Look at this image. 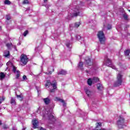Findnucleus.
Returning a JSON list of instances; mask_svg holds the SVG:
<instances>
[{"mask_svg":"<svg viewBox=\"0 0 130 130\" xmlns=\"http://www.w3.org/2000/svg\"><path fill=\"white\" fill-rule=\"evenodd\" d=\"M86 72L88 73H89V71H88V70H86Z\"/></svg>","mask_w":130,"mask_h":130,"instance_id":"obj_46","label":"nucleus"},{"mask_svg":"<svg viewBox=\"0 0 130 130\" xmlns=\"http://www.w3.org/2000/svg\"><path fill=\"white\" fill-rule=\"evenodd\" d=\"M68 74V72H67V71L62 69L60 71H59V72L58 73V75L59 76V75H61L62 76H66Z\"/></svg>","mask_w":130,"mask_h":130,"instance_id":"obj_10","label":"nucleus"},{"mask_svg":"<svg viewBox=\"0 0 130 130\" xmlns=\"http://www.w3.org/2000/svg\"><path fill=\"white\" fill-rule=\"evenodd\" d=\"M51 84H52V82L51 83V82H50V80H47L46 83L45 84V86L49 87L50 85H51Z\"/></svg>","mask_w":130,"mask_h":130,"instance_id":"obj_21","label":"nucleus"},{"mask_svg":"<svg viewBox=\"0 0 130 130\" xmlns=\"http://www.w3.org/2000/svg\"><path fill=\"white\" fill-rule=\"evenodd\" d=\"M122 84V75L118 74L117 76V81L114 83V87H118L121 86Z\"/></svg>","mask_w":130,"mask_h":130,"instance_id":"obj_2","label":"nucleus"},{"mask_svg":"<svg viewBox=\"0 0 130 130\" xmlns=\"http://www.w3.org/2000/svg\"><path fill=\"white\" fill-rule=\"evenodd\" d=\"M4 4L5 5H11V1H9V0H6L5 2H4Z\"/></svg>","mask_w":130,"mask_h":130,"instance_id":"obj_28","label":"nucleus"},{"mask_svg":"<svg viewBox=\"0 0 130 130\" xmlns=\"http://www.w3.org/2000/svg\"><path fill=\"white\" fill-rule=\"evenodd\" d=\"M22 4L23 5H28L29 1L28 0H24Z\"/></svg>","mask_w":130,"mask_h":130,"instance_id":"obj_29","label":"nucleus"},{"mask_svg":"<svg viewBox=\"0 0 130 130\" xmlns=\"http://www.w3.org/2000/svg\"><path fill=\"white\" fill-rule=\"evenodd\" d=\"M11 104H16V100L12 98L10 101Z\"/></svg>","mask_w":130,"mask_h":130,"instance_id":"obj_25","label":"nucleus"},{"mask_svg":"<svg viewBox=\"0 0 130 130\" xmlns=\"http://www.w3.org/2000/svg\"><path fill=\"white\" fill-rule=\"evenodd\" d=\"M52 74V72L49 71V73H48V75H51Z\"/></svg>","mask_w":130,"mask_h":130,"instance_id":"obj_42","label":"nucleus"},{"mask_svg":"<svg viewBox=\"0 0 130 130\" xmlns=\"http://www.w3.org/2000/svg\"><path fill=\"white\" fill-rule=\"evenodd\" d=\"M44 3H47V0H44Z\"/></svg>","mask_w":130,"mask_h":130,"instance_id":"obj_45","label":"nucleus"},{"mask_svg":"<svg viewBox=\"0 0 130 130\" xmlns=\"http://www.w3.org/2000/svg\"><path fill=\"white\" fill-rule=\"evenodd\" d=\"M55 101H59L60 102H61V103L63 104V106H66L67 105V104H66V102H64V100L60 99L58 97H56L55 99Z\"/></svg>","mask_w":130,"mask_h":130,"instance_id":"obj_9","label":"nucleus"},{"mask_svg":"<svg viewBox=\"0 0 130 130\" xmlns=\"http://www.w3.org/2000/svg\"><path fill=\"white\" fill-rule=\"evenodd\" d=\"M32 124L33 125V128H38V120H37L36 119H35V120H33L32 121Z\"/></svg>","mask_w":130,"mask_h":130,"instance_id":"obj_8","label":"nucleus"},{"mask_svg":"<svg viewBox=\"0 0 130 130\" xmlns=\"http://www.w3.org/2000/svg\"><path fill=\"white\" fill-rule=\"evenodd\" d=\"M81 25V23L80 22H76L74 25V27L75 28H79L80 27V25Z\"/></svg>","mask_w":130,"mask_h":130,"instance_id":"obj_24","label":"nucleus"},{"mask_svg":"<svg viewBox=\"0 0 130 130\" xmlns=\"http://www.w3.org/2000/svg\"><path fill=\"white\" fill-rule=\"evenodd\" d=\"M66 46H67V47H70V43H67V44H66Z\"/></svg>","mask_w":130,"mask_h":130,"instance_id":"obj_40","label":"nucleus"},{"mask_svg":"<svg viewBox=\"0 0 130 130\" xmlns=\"http://www.w3.org/2000/svg\"><path fill=\"white\" fill-rule=\"evenodd\" d=\"M22 79L23 80H27V76L26 75H23L22 77Z\"/></svg>","mask_w":130,"mask_h":130,"instance_id":"obj_38","label":"nucleus"},{"mask_svg":"<svg viewBox=\"0 0 130 130\" xmlns=\"http://www.w3.org/2000/svg\"><path fill=\"white\" fill-rule=\"evenodd\" d=\"M83 66H84V63H83V62H79V63L78 64L79 69L83 71V70H84V68H83Z\"/></svg>","mask_w":130,"mask_h":130,"instance_id":"obj_15","label":"nucleus"},{"mask_svg":"<svg viewBox=\"0 0 130 130\" xmlns=\"http://www.w3.org/2000/svg\"><path fill=\"white\" fill-rule=\"evenodd\" d=\"M105 62H106V66H107V67H109L110 68H112V69L115 70V66H112V61L110 59H109V58H107L106 61L105 60Z\"/></svg>","mask_w":130,"mask_h":130,"instance_id":"obj_6","label":"nucleus"},{"mask_svg":"<svg viewBox=\"0 0 130 130\" xmlns=\"http://www.w3.org/2000/svg\"><path fill=\"white\" fill-rule=\"evenodd\" d=\"M38 111H39V109L38 110Z\"/></svg>","mask_w":130,"mask_h":130,"instance_id":"obj_49","label":"nucleus"},{"mask_svg":"<svg viewBox=\"0 0 130 130\" xmlns=\"http://www.w3.org/2000/svg\"><path fill=\"white\" fill-rule=\"evenodd\" d=\"M3 129H8L9 128V127L7 125H4L3 126Z\"/></svg>","mask_w":130,"mask_h":130,"instance_id":"obj_35","label":"nucleus"},{"mask_svg":"<svg viewBox=\"0 0 130 130\" xmlns=\"http://www.w3.org/2000/svg\"><path fill=\"white\" fill-rule=\"evenodd\" d=\"M117 124L119 128H122L123 125H124V118L121 117V116H120L117 122Z\"/></svg>","mask_w":130,"mask_h":130,"instance_id":"obj_3","label":"nucleus"},{"mask_svg":"<svg viewBox=\"0 0 130 130\" xmlns=\"http://www.w3.org/2000/svg\"><path fill=\"white\" fill-rule=\"evenodd\" d=\"M79 15H80V12H76V13H73L71 15V17L72 18H74L75 17H78V16H79Z\"/></svg>","mask_w":130,"mask_h":130,"instance_id":"obj_18","label":"nucleus"},{"mask_svg":"<svg viewBox=\"0 0 130 130\" xmlns=\"http://www.w3.org/2000/svg\"><path fill=\"white\" fill-rule=\"evenodd\" d=\"M76 38L78 40H80V39H81V37L80 36H76Z\"/></svg>","mask_w":130,"mask_h":130,"instance_id":"obj_37","label":"nucleus"},{"mask_svg":"<svg viewBox=\"0 0 130 130\" xmlns=\"http://www.w3.org/2000/svg\"><path fill=\"white\" fill-rule=\"evenodd\" d=\"M129 12H130V10H129Z\"/></svg>","mask_w":130,"mask_h":130,"instance_id":"obj_50","label":"nucleus"},{"mask_svg":"<svg viewBox=\"0 0 130 130\" xmlns=\"http://www.w3.org/2000/svg\"><path fill=\"white\" fill-rule=\"evenodd\" d=\"M3 124V123L2 122V121L0 120V125H2Z\"/></svg>","mask_w":130,"mask_h":130,"instance_id":"obj_43","label":"nucleus"},{"mask_svg":"<svg viewBox=\"0 0 130 130\" xmlns=\"http://www.w3.org/2000/svg\"><path fill=\"white\" fill-rule=\"evenodd\" d=\"M16 73H17V74L16 75V79H19V78L20 77V71L17 70L16 71Z\"/></svg>","mask_w":130,"mask_h":130,"instance_id":"obj_26","label":"nucleus"},{"mask_svg":"<svg viewBox=\"0 0 130 130\" xmlns=\"http://www.w3.org/2000/svg\"><path fill=\"white\" fill-rule=\"evenodd\" d=\"M129 53H130L129 50H126L125 51H124V54L125 56H128V58H129Z\"/></svg>","mask_w":130,"mask_h":130,"instance_id":"obj_19","label":"nucleus"},{"mask_svg":"<svg viewBox=\"0 0 130 130\" xmlns=\"http://www.w3.org/2000/svg\"><path fill=\"white\" fill-rule=\"evenodd\" d=\"M7 20H11V16H7Z\"/></svg>","mask_w":130,"mask_h":130,"instance_id":"obj_39","label":"nucleus"},{"mask_svg":"<svg viewBox=\"0 0 130 130\" xmlns=\"http://www.w3.org/2000/svg\"><path fill=\"white\" fill-rule=\"evenodd\" d=\"M13 72L15 73H16V72H17V68H16L15 66H13Z\"/></svg>","mask_w":130,"mask_h":130,"instance_id":"obj_33","label":"nucleus"},{"mask_svg":"<svg viewBox=\"0 0 130 130\" xmlns=\"http://www.w3.org/2000/svg\"><path fill=\"white\" fill-rule=\"evenodd\" d=\"M112 27L111 26V25L110 24H108L107 25V29L108 30H110Z\"/></svg>","mask_w":130,"mask_h":130,"instance_id":"obj_36","label":"nucleus"},{"mask_svg":"<svg viewBox=\"0 0 130 130\" xmlns=\"http://www.w3.org/2000/svg\"><path fill=\"white\" fill-rule=\"evenodd\" d=\"M5 98L4 96H2V99L0 98V104H2L3 101H5Z\"/></svg>","mask_w":130,"mask_h":130,"instance_id":"obj_32","label":"nucleus"},{"mask_svg":"<svg viewBox=\"0 0 130 130\" xmlns=\"http://www.w3.org/2000/svg\"><path fill=\"white\" fill-rule=\"evenodd\" d=\"M28 57L27 56V55L25 54H22L20 56V61L23 64H27V63L28 62Z\"/></svg>","mask_w":130,"mask_h":130,"instance_id":"obj_4","label":"nucleus"},{"mask_svg":"<svg viewBox=\"0 0 130 130\" xmlns=\"http://www.w3.org/2000/svg\"><path fill=\"white\" fill-rule=\"evenodd\" d=\"M124 20H127V18H128V16L126 14H124L123 16Z\"/></svg>","mask_w":130,"mask_h":130,"instance_id":"obj_34","label":"nucleus"},{"mask_svg":"<svg viewBox=\"0 0 130 130\" xmlns=\"http://www.w3.org/2000/svg\"><path fill=\"white\" fill-rule=\"evenodd\" d=\"M40 130H46V129L44 128L43 127H40Z\"/></svg>","mask_w":130,"mask_h":130,"instance_id":"obj_41","label":"nucleus"},{"mask_svg":"<svg viewBox=\"0 0 130 130\" xmlns=\"http://www.w3.org/2000/svg\"><path fill=\"white\" fill-rule=\"evenodd\" d=\"M85 67H92L93 66V61L91 60V58L86 57L85 58Z\"/></svg>","mask_w":130,"mask_h":130,"instance_id":"obj_5","label":"nucleus"},{"mask_svg":"<svg viewBox=\"0 0 130 130\" xmlns=\"http://www.w3.org/2000/svg\"><path fill=\"white\" fill-rule=\"evenodd\" d=\"M16 96L17 97V98H20V99H19V101H23V96H22V95L17 94V95H16Z\"/></svg>","mask_w":130,"mask_h":130,"instance_id":"obj_27","label":"nucleus"},{"mask_svg":"<svg viewBox=\"0 0 130 130\" xmlns=\"http://www.w3.org/2000/svg\"><path fill=\"white\" fill-rule=\"evenodd\" d=\"M92 81L93 84H95V83H98V82H99V79L98 78V77H94L92 78Z\"/></svg>","mask_w":130,"mask_h":130,"instance_id":"obj_20","label":"nucleus"},{"mask_svg":"<svg viewBox=\"0 0 130 130\" xmlns=\"http://www.w3.org/2000/svg\"><path fill=\"white\" fill-rule=\"evenodd\" d=\"M84 91L88 97H91L92 95V91H90L88 88L84 89Z\"/></svg>","mask_w":130,"mask_h":130,"instance_id":"obj_11","label":"nucleus"},{"mask_svg":"<svg viewBox=\"0 0 130 130\" xmlns=\"http://www.w3.org/2000/svg\"><path fill=\"white\" fill-rule=\"evenodd\" d=\"M96 125L95 128H100V127L102 126V123H101V122H96Z\"/></svg>","mask_w":130,"mask_h":130,"instance_id":"obj_23","label":"nucleus"},{"mask_svg":"<svg viewBox=\"0 0 130 130\" xmlns=\"http://www.w3.org/2000/svg\"><path fill=\"white\" fill-rule=\"evenodd\" d=\"M56 85H57L56 80H53L51 83V86L53 87V89L50 90L51 93H54V92H55V89H56L57 88Z\"/></svg>","mask_w":130,"mask_h":130,"instance_id":"obj_7","label":"nucleus"},{"mask_svg":"<svg viewBox=\"0 0 130 130\" xmlns=\"http://www.w3.org/2000/svg\"><path fill=\"white\" fill-rule=\"evenodd\" d=\"M4 54L6 57H8V56H10V51L7 50H5L4 51Z\"/></svg>","mask_w":130,"mask_h":130,"instance_id":"obj_22","label":"nucleus"},{"mask_svg":"<svg viewBox=\"0 0 130 130\" xmlns=\"http://www.w3.org/2000/svg\"><path fill=\"white\" fill-rule=\"evenodd\" d=\"M6 78V75L3 72L0 73V80H3Z\"/></svg>","mask_w":130,"mask_h":130,"instance_id":"obj_17","label":"nucleus"},{"mask_svg":"<svg viewBox=\"0 0 130 130\" xmlns=\"http://www.w3.org/2000/svg\"><path fill=\"white\" fill-rule=\"evenodd\" d=\"M87 84L88 86H92V85L93 84V79L91 78H89L87 79Z\"/></svg>","mask_w":130,"mask_h":130,"instance_id":"obj_14","label":"nucleus"},{"mask_svg":"<svg viewBox=\"0 0 130 130\" xmlns=\"http://www.w3.org/2000/svg\"><path fill=\"white\" fill-rule=\"evenodd\" d=\"M12 130H17V129H16V128H15V127H13Z\"/></svg>","mask_w":130,"mask_h":130,"instance_id":"obj_44","label":"nucleus"},{"mask_svg":"<svg viewBox=\"0 0 130 130\" xmlns=\"http://www.w3.org/2000/svg\"><path fill=\"white\" fill-rule=\"evenodd\" d=\"M6 46H7V47H8V48H10V47H11V46H13V44H12L11 43H7L6 44Z\"/></svg>","mask_w":130,"mask_h":130,"instance_id":"obj_30","label":"nucleus"},{"mask_svg":"<svg viewBox=\"0 0 130 130\" xmlns=\"http://www.w3.org/2000/svg\"><path fill=\"white\" fill-rule=\"evenodd\" d=\"M49 120H52V121H54L55 120V118H54V116L52 114H50L48 116Z\"/></svg>","mask_w":130,"mask_h":130,"instance_id":"obj_16","label":"nucleus"},{"mask_svg":"<svg viewBox=\"0 0 130 130\" xmlns=\"http://www.w3.org/2000/svg\"><path fill=\"white\" fill-rule=\"evenodd\" d=\"M43 101L46 105H48L50 103V100L48 98L44 99Z\"/></svg>","mask_w":130,"mask_h":130,"instance_id":"obj_13","label":"nucleus"},{"mask_svg":"<svg viewBox=\"0 0 130 130\" xmlns=\"http://www.w3.org/2000/svg\"><path fill=\"white\" fill-rule=\"evenodd\" d=\"M53 72H54V69H53Z\"/></svg>","mask_w":130,"mask_h":130,"instance_id":"obj_48","label":"nucleus"},{"mask_svg":"<svg viewBox=\"0 0 130 130\" xmlns=\"http://www.w3.org/2000/svg\"><path fill=\"white\" fill-rule=\"evenodd\" d=\"M101 44H105V35L103 31H99L96 35Z\"/></svg>","mask_w":130,"mask_h":130,"instance_id":"obj_1","label":"nucleus"},{"mask_svg":"<svg viewBox=\"0 0 130 130\" xmlns=\"http://www.w3.org/2000/svg\"><path fill=\"white\" fill-rule=\"evenodd\" d=\"M97 86V89L99 90V91H103V89H104V87H103V85L101 84V83H99L96 85Z\"/></svg>","mask_w":130,"mask_h":130,"instance_id":"obj_12","label":"nucleus"},{"mask_svg":"<svg viewBox=\"0 0 130 130\" xmlns=\"http://www.w3.org/2000/svg\"><path fill=\"white\" fill-rule=\"evenodd\" d=\"M0 29H2V26H0Z\"/></svg>","mask_w":130,"mask_h":130,"instance_id":"obj_47","label":"nucleus"},{"mask_svg":"<svg viewBox=\"0 0 130 130\" xmlns=\"http://www.w3.org/2000/svg\"><path fill=\"white\" fill-rule=\"evenodd\" d=\"M29 33V31L26 30L23 32V36L26 37L27 36V34Z\"/></svg>","mask_w":130,"mask_h":130,"instance_id":"obj_31","label":"nucleus"}]
</instances>
